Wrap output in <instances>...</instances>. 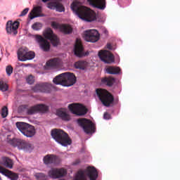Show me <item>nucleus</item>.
<instances>
[{
  "label": "nucleus",
  "instance_id": "obj_42",
  "mask_svg": "<svg viewBox=\"0 0 180 180\" xmlns=\"http://www.w3.org/2000/svg\"><path fill=\"white\" fill-rule=\"evenodd\" d=\"M80 162H81L79 161V160H77L73 163V165H78V164H79Z\"/></svg>",
  "mask_w": 180,
  "mask_h": 180
},
{
  "label": "nucleus",
  "instance_id": "obj_3",
  "mask_svg": "<svg viewBox=\"0 0 180 180\" xmlns=\"http://www.w3.org/2000/svg\"><path fill=\"white\" fill-rule=\"evenodd\" d=\"M51 136L52 138L59 144L67 147V146H71L72 141L65 131L60 129H53L51 130Z\"/></svg>",
  "mask_w": 180,
  "mask_h": 180
},
{
  "label": "nucleus",
  "instance_id": "obj_21",
  "mask_svg": "<svg viewBox=\"0 0 180 180\" xmlns=\"http://www.w3.org/2000/svg\"><path fill=\"white\" fill-rule=\"evenodd\" d=\"M0 173L2 174V175H4L7 178H8V179H11V180L19 179V174L18 173H15L9 169H7L2 166H0Z\"/></svg>",
  "mask_w": 180,
  "mask_h": 180
},
{
  "label": "nucleus",
  "instance_id": "obj_19",
  "mask_svg": "<svg viewBox=\"0 0 180 180\" xmlns=\"http://www.w3.org/2000/svg\"><path fill=\"white\" fill-rule=\"evenodd\" d=\"M43 162L45 165H57L60 162V158L56 155H46L44 157Z\"/></svg>",
  "mask_w": 180,
  "mask_h": 180
},
{
  "label": "nucleus",
  "instance_id": "obj_24",
  "mask_svg": "<svg viewBox=\"0 0 180 180\" xmlns=\"http://www.w3.org/2000/svg\"><path fill=\"white\" fill-rule=\"evenodd\" d=\"M115 82H116L115 77H105L101 79V84L103 85H106V86H109L110 88L113 86Z\"/></svg>",
  "mask_w": 180,
  "mask_h": 180
},
{
  "label": "nucleus",
  "instance_id": "obj_38",
  "mask_svg": "<svg viewBox=\"0 0 180 180\" xmlns=\"http://www.w3.org/2000/svg\"><path fill=\"white\" fill-rule=\"evenodd\" d=\"M56 8L58 12H64V6H63L61 4H56Z\"/></svg>",
  "mask_w": 180,
  "mask_h": 180
},
{
  "label": "nucleus",
  "instance_id": "obj_34",
  "mask_svg": "<svg viewBox=\"0 0 180 180\" xmlns=\"http://www.w3.org/2000/svg\"><path fill=\"white\" fill-rule=\"evenodd\" d=\"M33 30H40L43 27V24L41 22H35L32 25Z\"/></svg>",
  "mask_w": 180,
  "mask_h": 180
},
{
  "label": "nucleus",
  "instance_id": "obj_25",
  "mask_svg": "<svg viewBox=\"0 0 180 180\" xmlns=\"http://www.w3.org/2000/svg\"><path fill=\"white\" fill-rule=\"evenodd\" d=\"M1 165H4L6 168L12 169L13 168V160L8 157H3L1 158Z\"/></svg>",
  "mask_w": 180,
  "mask_h": 180
},
{
  "label": "nucleus",
  "instance_id": "obj_23",
  "mask_svg": "<svg viewBox=\"0 0 180 180\" xmlns=\"http://www.w3.org/2000/svg\"><path fill=\"white\" fill-rule=\"evenodd\" d=\"M41 12H42L41 6L34 7L32 11V12L29 14L30 19L32 20V19H34V18L44 16V15H43Z\"/></svg>",
  "mask_w": 180,
  "mask_h": 180
},
{
  "label": "nucleus",
  "instance_id": "obj_20",
  "mask_svg": "<svg viewBox=\"0 0 180 180\" xmlns=\"http://www.w3.org/2000/svg\"><path fill=\"white\" fill-rule=\"evenodd\" d=\"M87 2L90 6L100 11H105L106 8V0H87Z\"/></svg>",
  "mask_w": 180,
  "mask_h": 180
},
{
  "label": "nucleus",
  "instance_id": "obj_33",
  "mask_svg": "<svg viewBox=\"0 0 180 180\" xmlns=\"http://www.w3.org/2000/svg\"><path fill=\"white\" fill-rule=\"evenodd\" d=\"M35 53L33 51H27V53L25 55V61H27V60H33V58H34L35 57Z\"/></svg>",
  "mask_w": 180,
  "mask_h": 180
},
{
  "label": "nucleus",
  "instance_id": "obj_37",
  "mask_svg": "<svg viewBox=\"0 0 180 180\" xmlns=\"http://www.w3.org/2000/svg\"><path fill=\"white\" fill-rule=\"evenodd\" d=\"M27 84H30V85H32V84L34 82V78L33 77V76H28V77L27 78Z\"/></svg>",
  "mask_w": 180,
  "mask_h": 180
},
{
  "label": "nucleus",
  "instance_id": "obj_22",
  "mask_svg": "<svg viewBox=\"0 0 180 180\" xmlns=\"http://www.w3.org/2000/svg\"><path fill=\"white\" fill-rule=\"evenodd\" d=\"M56 115L60 117L62 120L65 122H68L71 120V117L67 113V109L65 108H60L56 110Z\"/></svg>",
  "mask_w": 180,
  "mask_h": 180
},
{
  "label": "nucleus",
  "instance_id": "obj_44",
  "mask_svg": "<svg viewBox=\"0 0 180 180\" xmlns=\"http://www.w3.org/2000/svg\"><path fill=\"white\" fill-rule=\"evenodd\" d=\"M0 180H2V178L0 176Z\"/></svg>",
  "mask_w": 180,
  "mask_h": 180
},
{
  "label": "nucleus",
  "instance_id": "obj_43",
  "mask_svg": "<svg viewBox=\"0 0 180 180\" xmlns=\"http://www.w3.org/2000/svg\"><path fill=\"white\" fill-rule=\"evenodd\" d=\"M107 49H108V50H112V45L110 44H108Z\"/></svg>",
  "mask_w": 180,
  "mask_h": 180
},
{
  "label": "nucleus",
  "instance_id": "obj_31",
  "mask_svg": "<svg viewBox=\"0 0 180 180\" xmlns=\"http://www.w3.org/2000/svg\"><path fill=\"white\" fill-rule=\"evenodd\" d=\"M9 89V86L4 80H0V91L1 92H6Z\"/></svg>",
  "mask_w": 180,
  "mask_h": 180
},
{
  "label": "nucleus",
  "instance_id": "obj_5",
  "mask_svg": "<svg viewBox=\"0 0 180 180\" xmlns=\"http://www.w3.org/2000/svg\"><path fill=\"white\" fill-rule=\"evenodd\" d=\"M96 94L101 102L104 106H106V108H109L110 105H113L115 97L108 90L104 89H96Z\"/></svg>",
  "mask_w": 180,
  "mask_h": 180
},
{
  "label": "nucleus",
  "instance_id": "obj_26",
  "mask_svg": "<svg viewBox=\"0 0 180 180\" xmlns=\"http://www.w3.org/2000/svg\"><path fill=\"white\" fill-rule=\"evenodd\" d=\"M59 27L60 32L64 34H71L72 33V27L68 24H62Z\"/></svg>",
  "mask_w": 180,
  "mask_h": 180
},
{
  "label": "nucleus",
  "instance_id": "obj_45",
  "mask_svg": "<svg viewBox=\"0 0 180 180\" xmlns=\"http://www.w3.org/2000/svg\"><path fill=\"white\" fill-rule=\"evenodd\" d=\"M0 61H1V58H0Z\"/></svg>",
  "mask_w": 180,
  "mask_h": 180
},
{
  "label": "nucleus",
  "instance_id": "obj_28",
  "mask_svg": "<svg viewBox=\"0 0 180 180\" xmlns=\"http://www.w3.org/2000/svg\"><path fill=\"white\" fill-rule=\"evenodd\" d=\"M60 64H61V59L58 58L50 59L46 62L47 67H58Z\"/></svg>",
  "mask_w": 180,
  "mask_h": 180
},
{
  "label": "nucleus",
  "instance_id": "obj_11",
  "mask_svg": "<svg viewBox=\"0 0 180 180\" xmlns=\"http://www.w3.org/2000/svg\"><path fill=\"white\" fill-rule=\"evenodd\" d=\"M51 88L53 85L47 82H41L37 84L33 88L32 90L34 92H42L43 94H50L51 92Z\"/></svg>",
  "mask_w": 180,
  "mask_h": 180
},
{
  "label": "nucleus",
  "instance_id": "obj_1",
  "mask_svg": "<svg viewBox=\"0 0 180 180\" xmlns=\"http://www.w3.org/2000/svg\"><path fill=\"white\" fill-rule=\"evenodd\" d=\"M70 8L80 19L85 20V22L96 20V13L91 8L81 5L79 1H73Z\"/></svg>",
  "mask_w": 180,
  "mask_h": 180
},
{
  "label": "nucleus",
  "instance_id": "obj_6",
  "mask_svg": "<svg viewBox=\"0 0 180 180\" xmlns=\"http://www.w3.org/2000/svg\"><path fill=\"white\" fill-rule=\"evenodd\" d=\"M15 126L25 137H33L36 134L34 127L23 122H17Z\"/></svg>",
  "mask_w": 180,
  "mask_h": 180
},
{
  "label": "nucleus",
  "instance_id": "obj_7",
  "mask_svg": "<svg viewBox=\"0 0 180 180\" xmlns=\"http://www.w3.org/2000/svg\"><path fill=\"white\" fill-rule=\"evenodd\" d=\"M21 108L26 110V114L29 116L39 113V112H41V113H46V112L49 110V107L44 104H37L31 107H29L28 105H22Z\"/></svg>",
  "mask_w": 180,
  "mask_h": 180
},
{
  "label": "nucleus",
  "instance_id": "obj_27",
  "mask_svg": "<svg viewBox=\"0 0 180 180\" xmlns=\"http://www.w3.org/2000/svg\"><path fill=\"white\" fill-rule=\"evenodd\" d=\"M107 74H110L112 75H117L120 73V68L116 66H108L105 68Z\"/></svg>",
  "mask_w": 180,
  "mask_h": 180
},
{
  "label": "nucleus",
  "instance_id": "obj_8",
  "mask_svg": "<svg viewBox=\"0 0 180 180\" xmlns=\"http://www.w3.org/2000/svg\"><path fill=\"white\" fill-rule=\"evenodd\" d=\"M77 123L80 127H82L84 131L86 132V134H91V133L95 131V124L88 119H79L77 120Z\"/></svg>",
  "mask_w": 180,
  "mask_h": 180
},
{
  "label": "nucleus",
  "instance_id": "obj_39",
  "mask_svg": "<svg viewBox=\"0 0 180 180\" xmlns=\"http://www.w3.org/2000/svg\"><path fill=\"white\" fill-rule=\"evenodd\" d=\"M51 26L53 29H59V30H60V26H61V25L56 22H52Z\"/></svg>",
  "mask_w": 180,
  "mask_h": 180
},
{
  "label": "nucleus",
  "instance_id": "obj_18",
  "mask_svg": "<svg viewBox=\"0 0 180 180\" xmlns=\"http://www.w3.org/2000/svg\"><path fill=\"white\" fill-rule=\"evenodd\" d=\"M74 51L75 56L80 58L81 57H84V56H88V53H84V46H82V42H81V39H76Z\"/></svg>",
  "mask_w": 180,
  "mask_h": 180
},
{
  "label": "nucleus",
  "instance_id": "obj_30",
  "mask_svg": "<svg viewBox=\"0 0 180 180\" xmlns=\"http://www.w3.org/2000/svg\"><path fill=\"white\" fill-rule=\"evenodd\" d=\"M34 177L37 180H47L49 179V176L45 174L44 173L37 172L34 174Z\"/></svg>",
  "mask_w": 180,
  "mask_h": 180
},
{
  "label": "nucleus",
  "instance_id": "obj_13",
  "mask_svg": "<svg viewBox=\"0 0 180 180\" xmlns=\"http://www.w3.org/2000/svg\"><path fill=\"white\" fill-rule=\"evenodd\" d=\"M48 175L52 179H58L60 178H63V176H65L67 175V169L64 168H51L48 172Z\"/></svg>",
  "mask_w": 180,
  "mask_h": 180
},
{
  "label": "nucleus",
  "instance_id": "obj_36",
  "mask_svg": "<svg viewBox=\"0 0 180 180\" xmlns=\"http://www.w3.org/2000/svg\"><path fill=\"white\" fill-rule=\"evenodd\" d=\"M1 117L5 119L8 116V107L4 106L1 110Z\"/></svg>",
  "mask_w": 180,
  "mask_h": 180
},
{
  "label": "nucleus",
  "instance_id": "obj_4",
  "mask_svg": "<svg viewBox=\"0 0 180 180\" xmlns=\"http://www.w3.org/2000/svg\"><path fill=\"white\" fill-rule=\"evenodd\" d=\"M86 176L90 180H96L98 178V172L95 167H89L86 169L79 170L72 180H88Z\"/></svg>",
  "mask_w": 180,
  "mask_h": 180
},
{
  "label": "nucleus",
  "instance_id": "obj_9",
  "mask_svg": "<svg viewBox=\"0 0 180 180\" xmlns=\"http://www.w3.org/2000/svg\"><path fill=\"white\" fill-rule=\"evenodd\" d=\"M68 108L73 115H77V116H84L88 113V109L79 103L70 104Z\"/></svg>",
  "mask_w": 180,
  "mask_h": 180
},
{
  "label": "nucleus",
  "instance_id": "obj_12",
  "mask_svg": "<svg viewBox=\"0 0 180 180\" xmlns=\"http://www.w3.org/2000/svg\"><path fill=\"white\" fill-rule=\"evenodd\" d=\"M84 40L91 43H96L99 40V32L96 30H90L85 31L84 33Z\"/></svg>",
  "mask_w": 180,
  "mask_h": 180
},
{
  "label": "nucleus",
  "instance_id": "obj_17",
  "mask_svg": "<svg viewBox=\"0 0 180 180\" xmlns=\"http://www.w3.org/2000/svg\"><path fill=\"white\" fill-rule=\"evenodd\" d=\"M36 41H37V43L39 44V46L41 49V50H43V51H50V42H49V41H47V39H45L43 37H41V35H34V36Z\"/></svg>",
  "mask_w": 180,
  "mask_h": 180
},
{
  "label": "nucleus",
  "instance_id": "obj_40",
  "mask_svg": "<svg viewBox=\"0 0 180 180\" xmlns=\"http://www.w3.org/2000/svg\"><path fill=\"white\" fill-rule=\"evenodd\" d=\"M27 12H29V8H25V9L21 12V15H20V16H26V15H27Z\"/></svg>",
  "mask_w": 180,
  "mask_h": 180
},
{
  "label": "nucleus",
  "instance_id": "obj_2",
  "mask_svg": "<svg viewBox=\"0 0 180 180\" xmlns=\"http://www.w3.org/2000/svg\"><path fill=\"white\" fill-rule=\"evenodd\" d=\"M53 82L56 85H62L63 86H72L77 82V77L74 73L65 72L56 76Z\"/></svg>",
  "mask_w": 180,
  "mask_h": 180
},
{
  "label": "nucleus",
  "instance_id": "obj_35",
  "mask_svg": "<svg viewBox=\"0 0 180 180\" xmlns=\"http://www.w3.org/2000/svg\"><path fill=\"white\" fill-rule=\"evenodd\" d=\"M6 72L8 77H11V75H12V74L13 73V68L12 67V65H9L6 66Z\"/></svg>",
  "mask_w": 180,
  "mask_h": 180
},
{
  "label": "nucleus",
  "instance_id": "obj_29",
  "mask_svg": "<svg viewBox=\"0 0 180 180\" xmlns=\"http://www.w3.org/2000/svg\"><path fill=\"white\" fill-rule=\"evenodd\" d=\"M27 51L26 49H20L18 51V58L20 61H26V54Z\"/></svg>",
  "mask_w": 180,
  "mask_h": 180
},
{
  "label": "nucleus",
  "instance_id": "obj_41",
  "mask_svg": "<svg viewBox=\"0 0 180 180\" xmlns=\"http://www.w3.org/2000/svg\"><path fill=\"white\" fill-rule=\"evenodd\" d=\"M103 119H105V120H109V119H110V114L105 112L103 115Z\"/></svg>",
  "mask_w": 180,
  "mask_h": 180
},
{
  "label": "nucleus",
  "instance_id": "obj_16",
  "mask_svg": "<svg viewBox=\"0 0 180 180\" xmlns=\"http://www.w3.org/2000/svg\"><path fill=\"white\" fill-rule=\"evenodd\" d=\"M12 146H13V147H18L19 150H24L25 151H27V150L32 148V144L23 139H13L12 141Z\"/></svg>",
  "mask_w": 180,
  "mask_h": 180
},
{
  "label": "nucleus",
  "instance_id": "obj_15",
  "mask_svg": "<svg viewBox=\"0 0 180 180\" xmlns=\"http://www.w3.org/2000/svg\"><path fill=\"white\" fill-rule=\"evenodd\" d=\"M44 37L45 39L51 41L53 46H58V43H60V39L58 37L54 34L53 30L51 28H47L44 32Z\"/></svg>",
  "mask_w": 180,
  "mask_h": 180
},
{
  "label": "nucleus",
  "instance_id": "obj_10",
  "mask_svg": "<svg viewBox=\"0 0 180 180\" xmlns=\"http://www.w3.org/2000/svg\"><path fill=\"white\" fill-rule=\"evenodd\" d=\"M98 57L105 64H112V63H115V56L109 51H100L98 52Z\"/></svg>",
  "mask_w": 180,
  "mask_h": 180
},
{
  "label": "nucleus",
  "instance_id": "obj_14",
  "mask_svg": "<svg viewBox=\"0 0 180 180\" xmlns=\"http://www.w3.org/2000/svg\"><path fill=\"white\" fill-rule=\"evenodd\" d=\"M19 22L8 20L6 25V30L8 34L16 36L18 34V29H19Z\"/></svg>",
  "mask_w": 180,
  "mask_h": 180
},
{
  "label": "nucleus",
  "instance_id": "obj_32",
  "mask_svg": "<svg viewBox=\"0 0 180 180\" xmlns=\"http://www.w3.org/2000/svg\"><path fill=\"white\" fill-rule=\"evenodd\" d=\"M75 68L78 70H85L86 63L85 61H78L75 63Z\"/></svg>",
  "mask_w": 180,
  "mask_h": 180
}]
</instances>
